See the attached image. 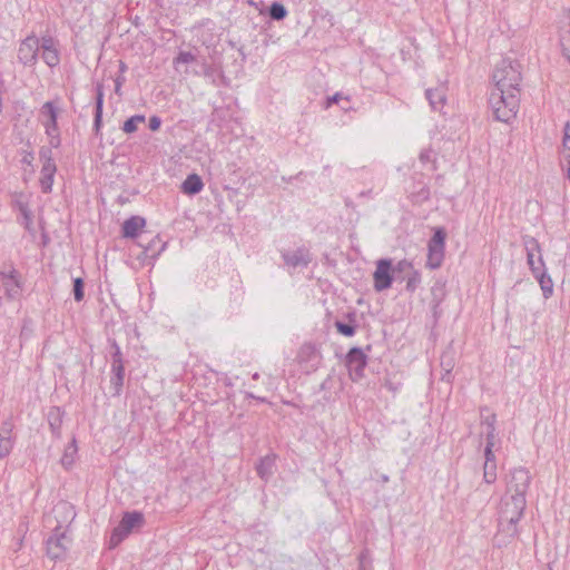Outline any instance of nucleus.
Listing matches in <instances>:
<instances>
[{
  "mask_svg": "<svg viewBox=\"0 0 570 570\" xmlns=\"http://www.w3.org/2000/svg\"><path fill=\"white\" fill-rule=\"evenodd\" d=\"M181 191L186 195L194 196L199 194L204 188V183L199 175L189 174L181 184Z\"/></svg>",
  "mask_w": 570,
  "mask_h": 570,
  "instance_id": "aec40b11",
  "label": "nucleus"
},
{
  "mask_svg": "<svg viewBox=\"0 0 570 570\" xmlns=\"http://www.w3.org/2000/svg\"><path fill=\"white\" fill-rule=\"evenodd\" d=\"M422 282L421 273L419 271H412L406 277L405 288L410 293H414Z\"/></svg>",
  "mask_w": 570,
  "mask_h": 570,
  "instance_id": "473e14b6",
  "label": "nucleus"
},
{
  "mask_svg": "<svg viewBox=\"0 0 570 570\" xmlns=\"http://www.w3.org/2000/svg\"><path fill=\"white\" fill-rule=\"evenodd\" d=\"M562 147L563 158H570V121H567L563 126Z\"/></svg>",
  "mask_w": 570,
  "mask_h": 570,
  "instance_id": "f704fd0d",
  "label": "nucleus"
},
{
  "mask_svg": "<svg viewBox=\"0 0 570 570\" xmlns=\"http://www.w3.org/2000/svg\"><path fill=\"white\" fill-rule=\"evenodd\" d=\"M445 233L442 228H438L428 244L426 266L431 269L439 268L444 257Z\"/></svg>",
  "mask_w": 570,
  "mask_h": 570,
  "instance_id": "0eeeda50",
  "label": "nucleus"
},
{
  "mask_svg": "<svg viewBox=\"0 0 570 570\" xmlns=\"http://www.w3.org/2000/svg\"><path fill=\"white\" fill-rule=\"evenodd\" d=\"M494 420L495 415H492V422L487 423L485 433H487V445L484 449V472L483 478L487 483H494L498 478L497 473V459L495 453L493 452L494 442Z\"/></svg>",
  "mask_w": 570,
  "mask_h": 570,
  "instance_id": "20e7f679",
  "label": "nucleus"
},
{
  "mask_svg": "<svg viewBox=\"0 0 570 570\" xmlns=\"http://www.w3.org/2000/svg\"><path fill=\"white\" fill-rule=\"evenodd\" d=\"M39 158L41 161V165H56V161L53 159L52 149L47 146H42L39 149Z\"/></svg>",
  "mask_w": 570,
  "mask_h": 570,
  "instance_id": "c9c22d12",
  "label": "nucleus"
},
{
  "mask_svg": "<svg viewBox=\"0 0 570 570\" xmlns=\"http://www.w3.org/2000/svg\"><path fill=\"white\" fill-rule=\"evenodd\" d=\"M83 287H85V283L81 277L73 278L72 292H73V297H75L76 302H81L83 299V297H85Z\"/></svg>",
  "mask_w": 570,
  "mask_h": 570,
  "instance_id": "e433bc0d",
  "label": "nucleus"
},
{
  "mask_svg": "<svg viewBox=\"0 0 570 570\" xmlns=\"http://www.w3.org/2000/svg\"><path fill=\"white\" fill-rule=\"evenodd\" d=\"M564 159H566V160L568 161V164H569V167H568V169H567V175H566V177H567V179L570 181V158H564Z\"/></svg>",
  "mask_w": 570,
  "mask_h": 570,
  "instance_id": "864d4df0",
  "label": "nucleus"
},
{
  "mask_svg": "<svg viewBox=\"0 0 570 570\" xmlns=\"http://www.w3.org/2000/svg\"><path fill=\"white\" fill-rule=\"evenodd\" d=\"M77 453H78V446H77L76 439L73 438L71 440V442H69L65 448L63 454L60 460L62 466L66 469L71 468L76 461Z\"/></svg>",
  "mask_w": 570,
  "mask_h": 570,
  "instance_id": "393cba45",
  "label": "nucleus"
},
{
  "mask_svg": "<svg viewBox=\"0 0 570 570\" xmlns=\"http://www.w3.org/2000/svg\"><path fill=\"white\" fill-rule=\"evenodd\" d=\"M284 263L292 268H305L312 262V254L306 247H298L294 250H283Z\"/></svg>",
  "mask_w": 570,
  "mask_h": 570,
  "instance_id": "f8f14e48",
  "label": "nucleus"
},
{
  "mask_svg": "<svg viewBox=\"0 0 570 570\" xmlns=\"http://www.w3.org/2000/svg\"><path fill=\"white\" fill-rule=\"evenodd\" d=\"M120 87H121V82H120L119 80H116V88H115V91H116V92H119Z\"/></svg>",
  "mask_w": 570,
  "mask_h": 570,
  "instance_id": "6e6d98bb",
  "label": "nucleus"
},
{
  "mask_svg": "<svg viewBox=\"0 0 570 570\" xmlns=\"http://www.w3.org/2000/svg\"><path fill=\"white\" fill-rule=\"evenodd\" d=\"M62 423V413L59 407H52L49 412V425L53 434L59 433Z\"/></svg>",
  "mask_w": 570,
  "mask_h": 570,
  "instance_id": "cd10ccee",
  "label": "nucleus"
},
{
  "mask_svg": "<svg viewBox=\"0 0 570 570\" xmlns=\"http://www.w3.org/2000/svg\"><path fill=\"white\" fill-rule=\"evenodd\" d=\"M0 279L2 282L4 294L9 299H17L22 292V281L19 272L10 265L8 269L0 272Z\"/></svg>",
  "mask_w": 570,
  "mask_h": 570,
  "instance_id": "1a4fd4ad",
  "label": "nucleus"
},
{
  "mask_svg": "<svg viewBox=\"0 0 570 570\" xmlns=\"http://www.w3.org/2000/svg\"><path fill=\"white\" fill-rule=\"evenodd\" d=\"M196 60V56L191 53L190 51H180L177 57L174 59V65H187L191 63Z\"/></svg>",
  "mask_w": 570,
  "mask_h": 570,
  "instance_id": "ea45409f",
  "label": "nucleus"
},
{
  "mask_svg": "<svg viewBox=\"0 0 570 570\" xmlns=\"http://www.w3.org/2000/svg\"><path fill=\"white\" fill-rule=\"evenodd\" d=\"M522 80L521 65L517 59L510 57L501 60V87L507 86L509 91L505 96L504 90L501 88V105L504 111L501 110V122H509L515 118L519 110V94L520 82Z\"/></svg>",
  "mask_w": 570,
  "mask_h": 570,
  "instance_id": "f03ea898",
  "label": "nucleus"
},
{
  "mask_svg": "<svg viewBox=\"0 0 570 570\" xmlns=\"http://www.w3.org/2000/svg\"><path fill=\"white\" fill-rule=\"evenodd\" d=\"M161 126V118L159 116H151L149 118L148 127L150 130L156 131Z\"/></svg>",
  "mask_w": 570,
  "mask_h": 570,
  "instance_id": "de8ad7c7",
  "label": "nucleus"
},
{
  "mask_svg": "<svg viewBox=\"0 0 570 570\" xmlns=\"http://www.w3.org/2000/svg\"><path fill=\"white\" fill-rule=\"evenodd\" d=\"M295 177H289L288 179H286L285 177H283L282 179L285 180V181H292Z\"/></svg>",
  "mask_w": 570,
  "mask_h": 570,
  "instance_id": "bf43d9fd",
  "label": "nucleus"
},
{
  "mask_svg": "<svg viewBox=\"0 0 570 570\" xmlns=\"http://www.w3.org/2000/svg\"><path fill=\"white\" fill-rule=\"evenodd\" d=\"M268 14L272 20L281 21L287 17L288 11L283 3L273 2L268 8Z\"/></svg>",
  "mask_w": 570,
  "mask_h": 570,
  "instance_id": "bb28decb",
  "label": "nucleus"
},
{
  "mask_svg": "<svg viewBox=\"0 0 570 570\" xmlns=\"http://www.w3.org/2000/svg\"><path fill=\"white\" fill-rule=\"evenodd\" d=\"M391 259L383 258L377 262L376 269L373 274L374 288L376 292L385 291L392 286L393 276L391 274Z\"/></svg>",
  "mask_w": 570,
  "mask_h": 570,
  "instance_id": "9b49d317",
  "label": "nucleus"
},
{
  "mask_svg": "<svg viewBox=\"0 0 570 570\" xmlns=\"http://www.w3.org/2000/svg\"><path fill=\"white\" fill-rule=\"evenodd\" d=\"M145 523L144 514L139 511L125 512L118 525L112 530L110 542L116 546L125 540L130 532Z\"/></svg>",
  "mask_w": 570,
  "mask_h": 570,
  "instance_id": "39448f33",
  "label": "nucleus"
},
{
  "mask_svg": "<svg viewBox=\"0 0 570 570\" xmlns=\"http://www.w3.org/2000/svg\"><path fill=\"white\" fill-rule=\"evenodd\" d=\"M345 363L352 381H358L364 376L367 355L361 347H352L346 354Z\"/></svg>",
  "mask_w": 570,
  "mask_h": 570,
  "instance_id": "6e6552de",
  "label": "nucleus"
},
{
  "mask_svg": "<svg viewBox=\"0 0 570 570\" xmlns=\"http://www.w3.org/2000/svg\"><path fill=\"white\" fill-rule=\"evenodd\" d=\"M18 223L21 224L28 233H30V234L35 233L33 215H32L31 210L21 214L18 217Z\"/></svg>",
  "mask_w": 570,
  "mask_h": 570,
  "instance_id": "72a5a7b5",
  "label": "nucleus"
},
{
  "mask_svg": "<svg viewBox=\"0 0 570 570\" xmlns=\"http://www.w3.org/2000/svg\"><path fill=\"white\" fill-rule=\"evenodd\" d=\"M11 205L12 208L17 209L20 215L31 210L29 203L22 198L21 194L12 200Z\"/></svg>",
  "mask_w": 570,
  "mask_h": 570,
  "instance_id": "58836bf2",
  "label": "nucleus"
},
{
  "mask_svg": "<svg viewBox=\"0 0 570 570\" xmlns=\"http://www.w3.org/2000/svg\"><path fill=\"white\" fill-rule=\"evenodd\" d=\"M21 159L20 163L28 167H33L35 154L32 150H21Z\"/></svg>",
  "mask_w": 570,
  "mask_h": 570,
  "instance_id": "37998d69",
  "label": "nucleus"
},
{
  "mask_svg": "<svg viewBox=\"0 0 570 570\" xmlns=\"http://www.w3.org/2000/svg\"><path fill=\"white\" fill-rule=\"evenodd\" d=\"M114 352L111 353V366L125 365L122 353L116 341L112 342Z\"/></svg>",
  "mask_w": 570,
  "mask_h": 570,
  "instance_id": "a19ab883",
  "label": "nucleus"
},
{
  "mask_svg": "<svg viewBox=\"0 0 570 570\" xmlns=\"http://www.w3.org/2000/svg\"><path fill=\"white\" fill-rule=\"evenodd\" d=\"M70 543L71 538L67 534V530L61 524H58L46 540L47 556L52 560L63 559Z\"/></svg>",
  "mask_w": 570,
  "mask_h": 570,
  "instance_id": "7ed1b4c3",
  "label": "nucleus"
},
{
  "mask_svg": "<svg viewBox=\"0 0 570 570\" xmlns=\"http://www.w3.org/2000/svg\"><path fill=\"white\" fill-rule=\"evenodd\" d=\"M253 379H255V380H256V379H258V373H255V374L253 375Z\"/></svg>",
  "mask_w": 570,
  "mask_h": 570,
  "instance_id": "052dcab7",
  "label": "nucleus"
},
{
  "mask_svg": "<svg viewBox=\"0 0 570 570\" xmlns=\"http://www.w3.org/2000/svg\"><path fill=\"white\" fill-rule=\"evenodd\" d=\"M491 82L493 90L489 96V107L491 108V117L494 121H499V96L495 94V89H499V80H497V73L493 71L491 76Z\"/></svg>",
  "mask_w": 570,
  "mask_h": 570,
  "instance_id": "b1692460",
  "label": "nucleus"
},
{
  "mask_svg": "<svg viewBox=\"0 0 570 570\" xmlns=\"http://www.w3.org/2000/svg\"><path fill=\"white\" fill-rule=\"evenodd\" d=\"M120 68H121V70H124V69H125V63H124V62H121Z\"/></svg>",
  "mask_w": 570,
  "mask_h": 570,
  "instance_id": "680f3d73",
  "label": "nucleus"
},
{
  "mask_svg": "<svg viewBox=\"0 0 570 570\" xmlns=\"http://www.w3.org/2000/svg\"><path fill=\"white\" fill-rule=\"evenodd\" d=\"M125 380V365L111 366L110 386L114 395L119 396L122 392Z\"/></svg>",
  "mask_w": 570,
  "mask_h": 570,
  "instance_id": "4be33fe9",
  "label": "nucleus"
},
{
  "mask_svg": "<svg viewBox=\"0 0 570 570\" xmlns=\"http://www.w3.org/2000/svg\"><path fill=\"white\" fill-rule=\"evenodd\" d=\"M529 484V472L522 468L513 470L507 482V495H509L510 501L504 503V509L501 510V519L508 522L507 531L511 538L518 534L515 524L525 509V492Z\"/></svg>",
  "mask_w": 570,
  "mask_h": 570,
  "instance_id": "f257e3e1",
  "label": "nucleus"
},
{
  "mask_svg": "<svg viewBox=\"0 0 570 570\" xmlns=\"http://www.w3.org/2000/svg\"><path fill=\"white\" fill-rule=\"evenodd\" d=\"M41 58L50 68L58 66L60 61L59 51L57 48L50 49L49 47H46V50H42Z\"/></svg>",
  "mask_w": 570,
  "mask_h": 570,
  "instance_id": "c756f323",
  "label": "nucleus"
},
{
  "mask_svg": "<svg viewBox=\"0 0 570 570\" xmlns=\"http://www.w3.org/2000/svg\"><path fill=\"white\" fill-rule=\"evenodd\" d=\"M249 397H253V399H256V396L254 394H248ZM258 401L261 402H265V397H257Z\"/></svg>",
  "mask_w": 570,
  "mask_h": 570,
  "instance_id": "4d7b16f0",
  "label": "nucleus"
},
{
  "mask_svg": "<svg viewBox=\"0 0 570 570\" xmlns=\"http://www.w3.org/2000/svg\"><path fill=\"white\" fill-rule=\"evenodd\" d=\"M104 88L102 85L96 86V104H95V118H94V130L99 134L102 126V110H104Z\"/></svg>",
  "mask_w": 570,
  "mask_h": 570,
  "instance_id": "6ab92c4d",
  "label": "nucleus"
},
{
  "mask_svg": "<svg viewBox=\"0 0 570 570\" xmlns=\"http://www.w3.org/2000/svg\"><path fill=\"white\" fill-rule=\"evenodd\" d=\"M333 104L340 105L342 110H348L351 108L350 98L343 96L341 92H336L333 96L327 97L325 107L328 108Z\"/></svg>",
  "mask_w": 570,
  "mask_h": 570,
  "instance_id": "c85d7f7f",
  "label": "nucleus"
},
{
  "mask_svg": "<svg viewBox=\"0 0 570 570\" xmlns=\"http://www.w3.org/2000/svg\"><path fill=\"white\" fill-rule=\"evenodd\" d=\"M371 564L368 550H363L358 556V568L360 570H367V566Z\"/></svg>",
  "mask_w": 570,
  "mask_h": 570,
  "instance_id": "c03bdc74",
  "label": "nucleus"
},
{
  "mask_svg": "<svg viewBox=\"0 0 570 570\" xmlns=\"http://www.w3.org/2000/svg\"><path fill=\"white\" fill-rule=\"evenodd\" d=\"M13 449L11 439V425L6 423L0 431V459L8 456Z\"/></svg>",
  "mask_w": 570,
  "mask_h": 570,
  "instance_id": "412c9836",
  "label": "nucleus"
},
{
  "mask_svg": "<svg viewBox=\"0 0 570 570\" xmlns=\"http://www.w3.org/2000/svg\"><path fill=\"white\" fill-rule=\"evenodd\" d=\"M301 370L306 373L315 372L322 364L321 351L312 343H305L297 353Z\"/></svg>",
  "mask_w": 570,
  "mask_h": 570,
  "instance_id": "423d86ee",
  "label": "nucleus"
},
{
  "mask_svg": "<svg viewBox=\"0 0 570 570\" xmlns=\"http://www.w3.org/2000/svg\"><path fill=\"white\" fill-rule=\"evenodd\" d=\"M533 275L540 284L544 298H549L553 293V282L551 277L547 274L544 268Z\"/></svg>",
  "mask_w": 570,
  "mask_h": 570,
  "instance_id": "a878e982",
  "label": "nucleus"
},
{
  "mask_svg": "<svg viewBox=\"0 0 570 570\" xmlns=\"http://www.w3.org/2000/svg\"><path fill=\"white\" fill-rule=\"evenodd\" d=\"M276 463V456L268 454L259 459L256 465L257 475L265 482H267L274 474V468Z\"/></svg>",
  "mask_w": 570,
  "mask_h": 570,
  "instance_id": "a211bd4d",
  "label": "nucleus"
},
{
  "mask_svg": "<svg viewBox=\"0 0 570 570\" xmlns=\"http://www.w3.org/2000/svg\"><path fill=\"white\" fill-rule=\"evenodd\" d=\"M425 97L434 111H441L446 102V88L439 86L425 90Z\"/></svg>",
  "mask_w": 570,
  "mask_h": 570,
  "instance_id": "2eb2a0df",
  "label": "nucleus"
},
{
  "mask_svg": "<svg viewBox=\"0 0 570 570\" xmlns=\"http://www.w3.org/2000/svg\"><path fill=\"white\" fill-rule=\"evenodd\" d=\"M50 148H58L61 144L60 134L49 137Z\"/></svg>",
  "mask_w": 570,
  "mask_h": 570,
  "instance_id": "8fccbe9b",
  "label": "nucleus"
},
{
  "mask_svg": "<svg viewBox=\"0 0 570 570\" xmlns=\"http://www.w3.org/2000/svg\"><path fill=\"white\" fill-rule=\"evenodd\" d=\"M3 91H4V80L0 76V92H3Z\"/></svg>",
  "mask_w": 570,
  "mask_h": 570,
  "instance_id": "5fc2aeb1",
  "label": "nucleus"
},
{
  "mask_svg": "<svg viewBox=\"0 0 570 570\" xmlns=\"http://www.w3.org/2000/svg\"><path fill=\"white\" fill-rule=\"evenodd\" d=\"M138 245L142 248V254L145 256V259L156 261L158 256L161 254V252L166 248V243L163 242V239L156 235L153 236L149 240L145 242L144 238H141L138 242Z\"/></svg>",
  "mask_w": 570,
  "mask_h": 570,
  "instance_id": "ddd939ff",
  "label": "nucleus"
},
{
  "mask_svg": "<svg viewBox=\"0 0 570 570\" xmlns=\"http://www.w3.org/2000/svg\"><path fill=\"white\" fill-rule=\"evenodd\" d=\"M146 219L141 216H131L122 224V236L125 238H136L145 227Z\"/></svg>",
  "mask_w": 570,
  "mask_h": 570,
  "instance_id": "f3484780",
  "label": "nucleus"
},
{
  "mask_svg": "<svg viewBox=\"0 0 570 570\" xmlns=\"http://www.w3.org/2000/svg\"><path fill=\"white\" fill-rule=\"evenodd\" d=\"M45 132L48 137L59 135L58 121L53 124H43Z\"/></svg>",
  "mask_w": 570,
  "mask_h": 570,
  "instance_id": "a18cd8bd",
  "label": "nucleus"
},
{
  "mask_svg": "<svg viewBox=\"0 0 570 570\" xmlns=\"http://www.w3.org/2000/svg\"><path fill=\"white\" fill-rule=\"evenodd\" d=\"M145 121V116L144 115H135V116H131L130 118H128L124 125H122V130L126 132V134H131V132H135L137 130V127H138V124H141Z\"/></svg>",
  "mask_w": 570,
  "mask_h": 570,
  "instance_id": "2f4dec72",
  "label": "nucleus"
},
{
  "mask_svg": "<svg viewBox=\"0 0 570 570\" xmlns=\"http://www.w3.org/2000/svg\"><path fill=\"white\" fill-rule=\"evenodd\" d=\"M40 47L42 48V50H46V47H49L50 49H56L53 38L50 36L42 37Z\"/></svg>",
  "mask_w": 570,
  "mask_h": 570,
  "instance_id": "09e8293b",
  "label": "nucleus"
},
{
  "mask_svg": "<svg viewBox=\"0 0 570 570\" xmlns=\"http://www.w3.org/2000/svg\"><path fill=\"white\" fill-rule=\"evenodd\" d=\"M394 271H397V272H407V271H410V273H411L414 269H413L412 263H410L406 259H403V261H400L397 263V265L395 266Z\"/></svg>",
  "mask_w": 570,
  "mask_h": 570,
  "instance_id": "49530a36",
  "label": "nucleus"
},
{
  "mask_svg": "<svg viewBox=\"0 0 570 570\" xmlns=\"http://www.w3.org/2000/svg\"><path fill=\"white\" fill-rule=\"evenodd\" d=\"M2 94L3 92H0V112L2 111V108H3Z\"/></svg>",
  "mask_w": 570,
  "mask_h": 570,
  "instance_id": "13d9d810",
  "label": "nucleus"
},
{
  "mask_svg": "<svg viewBox=\"0 0 570 570\" xmlns=\"http://www.w3.org/2000/svg\"><path fill=\"white\" fill-rule=\"evenodd\" d=\"M39 39L31 35L24 38L18 47V61L23 66H35L38 61Z\"/></svg>",
  "mask_w": 570,
  "mask_h": 570,
  "instance_id": "9d476101",
  "label": "nucleus"
},
{
  "mask_svg": "<svg viewBox=\"0 0 570 570\" xmlns=\"http://www.w3.org/2000/svg\"><path fill=\"white\" fill-rule=\"evenodd\" d=\"M41 124H53L58 121V107L52 101H46L40 108Z\"/></svg>",
  "mask_w": 570,
  "mask_h": 570,
  "instance_id": "5701e85b",
  "label": "nucleus"
},
{
  "mask_svg": "<svg viewBox=\"0 0 570 570\" xmlns=\"http://www.w3.org/2000/svg\"><path fill=\"white\" fill-rule=\"evenodd\" d=\"M568 19H569L568 27L560 35V45L562 47L563 56L570 62V11L568 13Z\"/></svg>",
  "mask_w": 570,
  "mask_h": 570,
  "instance_id": "7c9ffc66",
  "label": "nucleus"
},
{
  "mask_svg": "<svg viewBox=\"0 0 570 570\" xmlns=\"http://www.w3.org/2000/svg\"><path fill=\"white\" fill-rule=\"evenodd\" d=\"M57 165H41L39 185L43 194H50L55 183Z\"/></svg>",
  "mask_w": 570,
  "mask_h": 570,
  "instance_id": "dca6fc26",
  "label": "nucleus"
},
{
  "mask_svg": "<svg viewBox=\"0 0 570 570\" xmlns=\"http://www.w3.org/2000/svg\"><path fill=\"white\" fill-rule=\"evenodd\" d=\"M441 365H442L443 367H448V372H450V370H451V367H452V363H451V361H450V360H449V361H446V356H445V355H443V356L441 357Z\"/></svg>",
  "mask_w": 570,
  "mask_h": 570,
  "instance_id": "603ef678",
  "label": "nucleus"
},
{
  "mask_svg": "<svg viewBox=\"0 0 570 570\" xmlns=\"http://www.w3.org/2000/svg\"><path fill=\"white\" fill-rule=\"evenodd\" d=\"M431 157H432V151L431 150H422L420 153V160L423 164L429 163L431 160Z\"/></svg>",
  "mask_w": 570,
  "mask_h": 570,
  "instance_id": "3c124183",
  "label": "nucleus"
},
{
  "mask_svg": "<svg viewBox=\"0 0 570 570\" xmlns=\"http://www.w3.org/2000/svg\"><path fill=\"white\" fill-rule=\"evenodd\" d=\"M335 327L340 334L346 337L353 336L356 332V327L354 325L341 321L335 322Z\"/></svg>",
  "mask_w": 570,
  "mask_h": 570,
  "instance_id": "4c0bfd02",
  "label": "nucleus"
},
{
  "mask_svg": "<svg viewBox=\"0 0 570 570\" xmlns=\"http://www.w3.org/2000/svg\"><path fill=\"white\" fill-rule=\"evenodd\" d=\"M527 258L530 269L533 274L544 268V263L540 254L539 244L535 239H531L525 244Z\"/></svg>",
  "mask_w": 570,
  "mask_h": 570,
  "instance_id": "4468645a",
  "label": "nucleus"
},
{
  "mask_svg": "<svg viewBox=\"0 0 570 570\" xmlns=\"http://www.w3.org/2000/svg\"><path fill=\"white\" fill-rule=\"evenodd\" d=\"M57 512H62L66 514L67 518H70V521H72L76 517V512L73 510V507L67 502H61L56 507Z\"/></svg>",
  "mask_w": 570,
  "mask_h": 570,
  "instance_id": "79ce46f5",
  "label": "nucleus"
}]
</instances>
